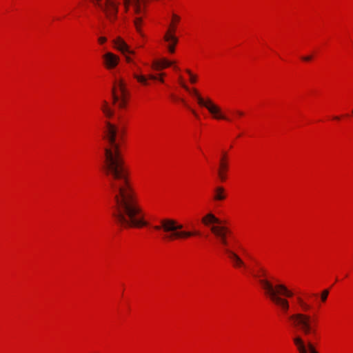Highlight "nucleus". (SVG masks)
I'll use <instances>...</instances> for the list:
<instances>
[{"mask_svg":"<svg viewBox=\"0 0 353 353\" xmlns=\"http://www.w3.org/2000/svg\"><path fill=\"white\" fill-rule=\"evenodd\" d=\"M105 139L110 145L105 148V159L103 170L114 196L112 216L116 223L125 228H141L148 225L141 208L139 205L136 192L128 179V172L124 165L119 145L116 143L117 134L123 131L111 123H105Z\"/></svg>","mask_w":353,"mask_h":353,"instance_id":"1","label":"nucleus"},{"mask_svg":"<svg viewBox=\"0 0 353 353\" xmlns=\"http://www.w3.org/2000/svg\"><path fill=\"white\" fill-rule=\"evenodd\" d=\"M261 275H254L259 278V283L261 284L262 288L264 290L265 294L269 296L270 300L276 305L281 311L287 314L290 308L289 301L282 296L292 297L293 293L289 290L283 284H276L275 285L266 279V271L263 269H260Z\"/></svg>","mask_w":353,"mask_h":353,"instance_id":"2","label":"nucleus"},{"mask_svg":"<svg viewBox=\"0 0 353 353\" xmlns=\"http://www.w3.org/2000/svg\"><path fill=\"white\" fill-rule=\"evenodd\" d=\"M183 225L176 220L170 218H164L159 220V224L154 226L157 231L164 232L163 239L168 241L188 239L191 236L200 235L197 230H183Z\"/></svg>","mask_w":353,"mask_h":353,"instance_id":"3","label":"nucleus"},{"mask_svg":"<svg viewBox=\"0 0 353 353\" xmlns=\"http://www.w3.org/2000/svg\"><path fill=\"white\" fill-rule=\"evenodd\" d=\"M210 230L215 236L220 243L224 247V250L231 260L232 263L235 268L248 269V266L243 261V259L234 251L228 249L226 247L228 245L227 240V235L230 233V230L225 226L212 225Z\"/></svg>","mask_w":353,"mask_h":353,"instance_id":"4","label":"nucleus"},{"mask_svg":"<svg viewBox=\"0 0 353 353\" xmlns=\"http://www.w3.org/2000/svg\"><path fill=\"white\" fill-rule=\"evenodd\" d=\"M288 319L292 326L302 331L305 335L316 334V328L312 324L310 316L297 312L288 315Z\"/></svg>","mask_w":353,"mask_h":353,"instance_id":"5","label":"nucleus"},{"mask_svg":"<svg viewBox=\"0 0 353 353\" xmlns=\"http://www.w3.org/2000/svg\"><path fill=\"white\" fill-rule=\"evenodd\" d=\"M180 84L187 91L190 92L194 96L196 97L198 103L203 107L206 108L208 111L214 115V118L218 119H224L229 120L225 116L222 114L221 109L214 104L212 101L208 99L207 100H204L199 94L196 89H192V90L181 81V78L180 77Z\"/></svg>","mask_w":353,"mask_h":353,"instance_id":"6","label":"nucleus"},{"mask_svg":"<svg viewBox=\"0 0 353 353\" xmlns=\"http://www.w3.org/2000/svg\"><path fill=\"white\" fill-rule=\"evenodd\" d=\"M113 103L119 108H123L127 104L128 91L122 79L117 80L112 88Z\"/></svg>","mask_w":353,"mask_h":353,"instance_id":"7","label":"nucleus"},{"mask_svg":"<svg viewBox=\"0 0 353 353\" xmlns=\"http://www.w3.org/2000/svg\"><path fill=\"white\" fill-rule=\"evenodd\" d=\"M96 6L110 22H114L117 19L119 2L114 0H96Z\"/></svg>","mask_w":353,"mask_h":353,"instance_id":"8","label":"nucleus"},{"mask_svg":"<svg viewBox=\"0 0 353 353\" xmlns=\"http://www.w3.org/2000/svg\"><path fill=\"white\" fill-rule=\"evenodd\" d=\"M140 3L141 0H123V6L125 12L128 11L130 5L133 6L134 13L136 15L133 21L134 25L136 28L137 31L141 36H143L141 30V26L143 23V18L141 16L142 11Z\"/></svg>","mask_w":353,"mask_h":353,"instance_id":"9","label":"nucleus"},{"mask_svg":"<svg viewBox=\"0 0 353 353\" xmlns=\"http://www.w3.org/2000/svg\"><path fill=\"white\" fill-rule=\"evenodd\" d=\"M163 40L167 43V48L170 53L173 54L175 52V46L178 43L179 39L175 35V27L171 26L165 32Z\"/></svg>","mask_w":353,"mask_h":353,"instance_id":"10","label":"nucleus"},{"mask_svg":"<svg viewBox=\"0 0 353 353\" xmlns=\"http://www.w3.org/2000/svg\"><path fill=\"white\" fill-rule=\"evenodd\" d=\"M293 342L299 353H307V351H309L310 353H318L310 342H308L306 345L300 336H295L293 338Z\"/></svg>","mask_w":353,"mask_h":353,"instance_id":"11","label":"nucleus"},{"mask_svg":"<svg viewBox=\"0 0 353 353\" xmlns=\"http://www.w3.org/2000/svg\"><path fill=\"white\" fill-rule=\"evenodd\" d=\"M104 64L108 69L115 68L119 62V57L112 52H107L103 55Z\"/></svg>","mask_w":353,"mask_h":353,"instance_id":"12","label":"nucleus"},{"mask_svg":"<svg viewBox=\"0 0 353 353\" xmlns=\"http://www.w3.org/2000/svg\"><path fill=\"white\" fill-rule=\"evenodd\" d=\"M228 163L226 162V153L223 154V157L221 159L219 163V168L218 170V176L221 181H224L226 179V172L228 170Z\"/></svg>","mask_w":353,"mask_h":353,"instance_id":"13","label":"nucleus"},{"mask_svg":"<svg viewBox=\"0 0 353 353\" xmlns=\"http://www.w3.org/2000/svg\"><path fill=\"white\" fill-rule=\"evenodd\" d=\"M114 47L119 51H121L123 54L129 53V54H134V52L130 50L129 46L127 43L120 37L117 38L114 40Z\"/></svg>","mask_w":353,"mask_h":353,"instance_id":"14","label":"nucleus"},{"mask_svg":"<svg viewBox=\"0 0 353 353\" xmlns=\"http://www.w3.org/2000/svg\"><path fill=\"white\" fill-rule=\"evenodd\" d=\"M226 198L225 191L223 187L217 186L214 190L213 199L215 201H223Z\"/></svg>","mask_w":353,"mask_h":353,"instance_id":"15","label":"nucleus"},{"mask_svg":"<svg viewBox=\"0 0 353 353\" xmlns=\"http://www.w3.org/2000/svg\"><path fill=\"white\" fill-rule=\"evenodd\" d=\"M174 63V62L168 61L165 59H163L158 61H154L152 63V68L154 70H162L163 68H168L170 65H172Z\"/></svg>","mask_w":353,"mask_h":353,"instance_id":"16","label":"nucleus"},{"mask_svg":"<svg viewBox=\"0 0 353 353\" xmlns=\"http://www.w3.org/2000/svg\"><path fill=\"white\" fill-rule=\"evenodd\" d=\"M202 223L205 225H209L212 223H220V220L216 218L213 214L208 213L202 219Z\"/></svg>","mask_w":353,"mask_h":353,"instance_id":"17","label":"nucleus"},{"mask_svg":"<svg viewBox=\"0 0 353 353\" xmlns=\"http://www.w3.org/2000/svg\"><path fill=\"white\" fill-rule=\"evenodd\" d=\"M101 110L105 114V116L108 118L112 117L114 114L113 110L109 107L108 103L106 101H103Z\"/></svg>","mask_w":353,"mask_h":353,"instance_id":"18","label":"nucleus"},{"mask_svg":"<svg viewBox=\"0 0 353 353\" xmlns=\"http://www.w3.org/2000/svg\"><path fill=\"white\" fill-rule=\"evenodd\" d=\"M133 77L141 84L144 85H147L148 84V78L145 76L134 73Z\"/></svg>","mask_w":353,"mask_h":353,"instance_id":"19","label":"nucleus"},{"mask_svg":"<svg viewBox=\"0 0 353 353\" xmlns=\"http://www.w3.org/2000/svg\"><path fill=\"white\" fill-rule=\"evenodd\" d=\"M298 301L303 311H307L310 309V305L304 302L301 298H298Z\"/></svg>","mask_w":353,"mask_h":353,"instance_id":"20","label":"nucleus"},{"mask_svg":"<svg viewBox=\"0 0 353 353\" xmlns=\"http://www.w3.org/2000/svg\"><path fill=\"white\" fill-rule=\"evenodd\" d=\"M186 72L190 75V81L192 83L196 82V77L194 75L191 71L188 69L186 70Z\"/></svg>","mask_w":353,"mask_h":353,"instance_id":"21","label":"nucleus"},{"mask_svg":"<svg viewBox=\"0 0 353 353\" xmlns=\"http://www.w3.org/2000/svg\"><path fill=\"white\" fill-rule=\"evenodd\" d=\"M328 294H329V291L327 290H325L324 291H323V292H322V294L321 295V298L322 301H326Z\"/></svg>","mask_w":353,"mask_h":353,"instance_id":"22","label":"nucleus"},{"mask_svg":"<svg viewBox=\"0 0 353 353\" xmlns=\"http://www.w3.org/2000/svg\"><path fill=\"white\" fill-rule=\"evenodd\" d=\"M148 79H152V80H157V79H159L161 82H163V78H158L157 76L155 75H153V74H150L148 76Z\"/></svg>","mask_w":353,"mask_h":353,"instance_id":"23","label":"nucleus"},{"mask_svg":"<svg viewBox=\"0 0 353 353\" xmlns=\"http://www.w3.org/2000/svg\"><path fill=\"white\" fill-rule=\"evenodd\" d=\"M179 20H180V17L178 15L175 14H172V22H178V21H179Z\"/></svg>","mask_w":353,"mask_h":353,"instance_id":"24","label":"nucleus"},{"mask_svg":"<svg viewBox=\"0 0 353 353\" xmlns=\"http://www.w3.org/2000/svg\"><path fill=\"white\" fill-rule=\"evenodd\" d=\"M125 59L128 63H132L135 67H137L138 69H139V67L137 65V64L135 63L132 62V59L130 57L125 56Z\"/></svg>","mask_w":353,"mask_h":353,"instance_id":"25","label":"nucleus"},{"mask_svg":"<svg viewBox=\"0 0 353 353\" xmlns=\"http://www.w3.org/2000/svg\"><path fill=\"white\" fill-rule=\"evenodd\" d=\"M312 56H305V57H302V59L305 61H310L312 60Z\"/></svg>","mask_w":353,"mask_h":353,"instance_id":"26","label":"nucleus"},{"mask_svg":"<svg viewBox=\"0 0 353 353\" xmlns=\"http://www.w3.org/2000/svg\"><path fill=\"white\" fill-rule=\"evenodd\" d=\"M106 38L104 37H101L99 38V42L101 44L104 43L106 41Z\"/></svg>","mask_w":353,"mask_h":353,"instance_id":"27","label":"nucleus"},{"mask_svg":"<svg viewBox=\"0 0 353 353\" xmlns=\"http://www.w3.org/2000/svg\"><path fill=\"white\" fill-rule=\"evenodd\" d=\"M192 114L196 117H198V114H196V112L194 110H191Z\"/></svg>","mask_w":353,"mask_h":353,"instance_id":"28","label":"nucleus"},{"mask_svg":"<svg viewBox=\"0 0 353 353\" xmlns=\"http://www.w3.org/2000/svg\"><path fill=\"white\" fill-rule=\"evenodd\" d=\"M171 26H172V27L174 26V27H175V28H176L175 23H174V22H173V23H171V24L170 25V26H169L168 29H169Z\"/></svg>","mask_w":353,"mask_h":353,"instance_id":"29","label":"nucleus"},{"mask_svg":"<svg viewBox=\"0 0 353 353\" xmlns=\"http://www.w3.org/2000/svg\"><path fill=\"white\" fill-rule=\"evenodd\" d=\"M237 114H238L239 115H240V116H242V115L243 114V113L242 112H241V111H238V112H237Z\"/></svg>","mask_w":353,"mask_h":353,"instance_id":"30","label":"nucleus"},{"mask_svg":"<svg viewBox=\"0 0 353 353\" xmlns=\"http://www.w3.org/2000/svg\"><path fill=\"white\" fill-rule=\"evenodd\" d=\"M334 119L339 120V117H334Z\"/></svg>","mask_w":353,"mask_h":353,"instance_id":"31","label":"nucleus"},{"mask_svg":"<svg viewBox=\"0 0 353 353\" xmlns=\"http://www.w3.org/2000/svg\"><path fill=\"white\" fill-rule=\"evenodd\" d=\"M181 101L186 105L185 101L183 99H181Z\"/></svg>","mask_w":353,"mask_h":353,"instance_id":"32","label":"nucleus"}]
</instances>
